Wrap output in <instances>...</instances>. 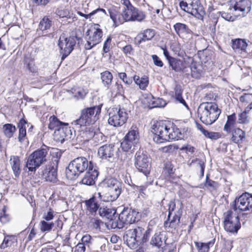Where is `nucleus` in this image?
Returning <instances> with one entry per match:
<instances>
[{
    "mask_svg": "<svg viewBox=\"0 0 252 252\" xmlns=\"http://www.w3.org/2000/svg\"><path fill=\"white\" fill-rule=\"evenodd\" d=\"M252 2L250 0H231L230 1L229 9L240 12V15L244 17L251 10Z\"/></svg>",
    "mask_w": 252,
    "mask_h": 252,
    "instance_id": "obj_15",
    "label": "nucleus"
},
{
    "mask_svg": "<svg viewBox=\"0 0 252 252\" xmlns=\"http://www.w3.org/2000/svg\"><path fill=\"white\" fill-rule=\"evenodd\" d=\"M101 107L102 105H98L83 109L80 118L74 121L72 124L80 127L94 124L99 118Z\"/></svg>",
    "mask_w": 252,
    "mask_h": 252,
    "instance_id": "obj_3",
    "label": "nucleus"
},
{
    "mask_svg": "<svg viewBox=\"0 0 252 252\" xmlns=\"http://www.w3.org/2000/svg\"><path fill=\"white\" fill-rule=\"evenodd\" d=\"M151 108L162 107L165 106L166 103L164 100L161 98L152 97L149 103Z\"/></svg>",
    "mask_w": 252,
    "mask_h": 252,
    "instance_id": "obj_47",
    "label": "nucleus"
},
{
    "mask_svg": "<svg viewBox=\"0 0 252 252\" xmlns=\"http://www.w3.org/2000/svg\"><path fill=\"white\" fill-rule=\"evenodd\" d=\"M180 216L181 215L180 214L178 215L175 214L172 219L171 220H170V218L168 217V220L165 221L164 223V226L166 228L167 230L170 231H171V229H175L176 228L180 222Z\"/></svg>",
    "mask_w": 252,
    "mask_h": 252,
    "instance_id": "obj_25",
    "label": "nucleus"
},
{
    "mask_svg": "<svg viewBox=\"0 0 252 252\" xmlns=\"http://www.w3.org/2000/svg\"><path fill=\"white\" fill-rule=\"evenodd\" d=\"M10 163L15 177H18L21 173V161L18 156H11Z\"/></svg>",
    "mask_w": 252,
    "mask_h": 252,
    "instance_id": "obj_23",
    "label": "nucleus"
},
{
    "mask_svg": "<svg viewBox=\"0 0 252 252\" xmlns=\"http://www.w3.org/2000/svg\"><path fill=\"white\" fill-rule=\"evenodd\" d=\"M25 63L27 65V69L31 72L34 73L36 72L37 71V69L34 65V62L32 60H26L25 61Z\"/></svg>",
    "mask_w": 252,
    "mask_h": 252,
    "instance_id": "obj_58",
    "label": "nucleus"
},
{
    "mask_svg": "<svg viewBox=\"0 0 252 252\" xmlns=\"http://www.w3.org/2000/svg\"><path fill=\"white\" fill-rule=\"evenodd\" d=\"M80 244H82L85 247L91 249L93 244H100L99 241H97L94 239L90 235L86 234L84 235L81 238Z\"/></svg>",
    "mask_w": 252,
    "mask_h": 252,
    "instance_id": "obj_32",
    "label": "nucleus"
},
{
    "mask_svg": "<svg viewBox=\"0 0 252 252\" xmlns=\"http://www.w3.org/2000/svg\"><path fill=\"white\" fill-rule=\"evenodd\" d=\"M115 152L114 144H105L98 148L97 154L99 158L102 160L112 161L114 159Z\"/></svg>",
    "mask_w": 252,
    "mask_h": 252,
    "instance_id": "obj_17",
    "label": "nucleus"
},
{
    "mask_svg": "<svg viewBox=\"0 0 252 252\" xmlns=\"http://www.w3.org/2000/svg\"><path fill=\"white\" fill-rule=\"evenodd\" d=\"M221 112L216 103L206 102L199 105L197 114L202 123L206 125H211L218 120Z\"/></svg>",
    "mask_w": 252,
    "mask_h": 252,
    "instance_id": "obj_2",
    "label": "nucleus"
},
{
    "mask_svg": "<svg viewBox=\"0 0 252 252\" xmlns=\"http://www.w3.org/2000/svg\"><path fill=\"white\" fill-rule=\"evenodd\" d=\"M205 158H196L191 160V161L189 163V166H194L196 168H198L200 169V176L202 177L204 176V169L205 167Z\"/></svg>",
    "mask_w": 252,
    "mask_h": 252,
    "instance_id": "obj_27",
    "label": "nucleus"
},
{
    "mask_svg": "<svg viewBox=\"0 0 252 252\" xmlns=\"http://www.w3.org/2000/svg\"><path fill=\"white\" fill-rule=\"evenodd\" d=\"M3 130L5 135L8 137H11L16 131L14 126L11 124H6L3 126Z\"/></svg>",
    "mask_w": 252,
    "mask_h": 252,
    "instance_id": "obj_46",
    "label": "nucleus"
},
{
    "mask_svg": "<svg viewBox=\"0 0 252 252\" xmlns=\"http://www.w3.org/2000/svg\"><path fill=\"white\" fill-rule=\"evenodd\" d=\"M169 126L166 121H154L152 122L151 131L154 134L153 140L159 144L165 141L167 138Z\"/></svg>",
    "mask_w": 252,
    "mask_h": 252,
    "instance_id": "obj_6",
    "label": "nucleus"
},
{
    "mask_svg": "<svg viewBox=\"0 0 252 252\" xmlns=\"http://www.w3.org/2000/svg\"><path fill=\"white\" fill-rule=\"evenodd\" d=\"M4 238L2 243L0 245V248L4 249L10 246L13 243L14 237L13 235H6L4 233Z\"/></svg>",
    "mask_w": 252,
    "mask_h": 252,
    "instance_id": "obj_48",
    "label": "nucleus"
},
{
    "mask_svg": "<svg viewBox=\"0 0 252 252\" xmlns=\"http://www.w3.org/2000/svg\"><path fill=\"white\" fill-rule=\"evenodd\" d=\"M87 32L88 37L84 47L86 50H90L101 42L103 33L98 24H95L94 27L88 31Z\"/></svg>",
    "mask_w": 252,
    "mask_h": 252,
    "instance_id": "obj_11",
    "label": "nucleus"
},
{
    "mask_svg": "<svg viewBox=\"0 0 252 252\" xmlns=\"http://www.w3.org/2000/svg\"><path fill=\"white\" fill-rule=\"evenodd\" d=\"M133 80L142 90H145L149 83L148 78L147 77L140 78L139 76L135 75L133 77Z\"/></svg>",
    "mask_w": 252,
    "mask_h": 252,
    "instance_id": "obj_39",
    "label": "nucleus"
},
{
    "mask_svg": "<svg viewBox=\"0 0 252 252\" xmlns=\"http://www.w3.org/2000/svg\"><path fill=\"white\" fill-rule=\"evenodd\" d=\"M118 76L126 84L129 85L132 82V79L127 78V75L125 72L119 73Z\"/></svg>",
    "mask_w": 252,
    "mask_h": 252,
    "instance_id": "obj_60",
    "label": "nucleus"
},
{
    "mask_svg": "<svg viewBox=\"0 0 252 252\" xmlns=\"http://www.w3.org/2000/svg\"><path fill=\"white\" fill-rule=\"evenodd\" d=\"M169 62L172 68L175 71H180L184 68V63L182 61L175 58L171 59Z\"/></svg>",
    "mask_w": 252,
    "mask_h": 252,
    "instance_id": "obj_40",
    "label": "nucleus"
},
{
    "mask_svg": "<svg viewBox=\"0 0 252 252\" xmlns=\"http://www.w3.org/2000/svg\"><path fill=\"white\" fill-rule=\"evenodd\" d=\"M221 16L223 19L228 21H233L236 19L235 16H233L231 14L227 12H222L221 13Z\"/></svg>",
    "mask_w": 252,
    "mask_h": 252,
    "instance_id": "obj_64",
    "label": "nucleus"
},
{
    "mask_svg": "<svg viewBox=\"0 0 252 252\" xmlns=\"http://www.w3.org/2000/svg\"><path fill=\"white\" fill-rule=\"evenodd\" d=\"M191 75L192 77L199 78L203 73L202 66L199 63L192 62L190 64Z\"/></svg>",
    "mask_w": 252,
    "mask_h": 252,
    "instance_id": "obj_29",
    "label": "nucleus"
},
{
    "mask_svg": "<svg viewBox=\"0 0 252 252\" xmlns=\"http://www.w3.org/2000/svg\"><path fill=\"white\" fill-rule=\"evenodd\" d=\"M100 78L104 86L107 89H110L113 79V75L109 71H105L100 74Z\"/></svg>",
    "mask_w": 252,
    "mask_h": 252,
    "instance_id": "obj_31",
    "label": "nucleus"
},
{
    "mask_svg": "<svg viewBox=\"0 0 252 252\" xmlns=\"http://www.w3.org/2000/svg\"><path fill=\"white\" fill-rule=\"evenodd\" d=\"M91 164H93V162L84 157L74 159L69 163L66 169L67 178L70 180L76 179L81 173L88 170Z\"/></svg>",
    "mask_w": 252,
    "mask_h": 252,
    "instance_id": "obj_4",
    "label": "nucleus"
},
{
    "mask_svg": "<svg viewBox=\"0 0 252 252\" xmlns=\"http://www.w3.org/2000/svg\"><path fill=\"white\" fill-rule=\"evenodd\" d=\"M52 25V21L48 17H44L38 26L39 30L44 32L49 30Z\"/></svg>",
    "mask_w": 252,
    "mask_h": 252,
    "instance_id": "obj_37",
    "label": "nucleus"
},
{
    "mask_svg": "<svg viewBox=\"0 0 252 252\" xmlns=\"http://www.w3.org/2000/svg\"><path fill=\"white\" fill-rule=\"evenodd\" d=\"M236 117L235 113L227 117V121L224 126L223 130L227 133L231 132L235 128L236 124Z\"/></svg>",
    "mask_w": 252,
    "mask_h": 252,
    "instance_id": "obj_26",
    "label": "nucleus"
},
{
    "mask_svg": "<svg viewBox=\"0 0 252 252\" xmlns=\"http://www.w3.org/2000/svg\"><path fill=\"white\" fill-rule=\"evenodd\" d=\"M85 204L87 210L92 213H95L98 210L99 206L94 197H92L88 200L86 201Z\"/></svg>",
    "mask_w": 252,
    "mask_h": 252,
    "instance_id": "obj_41",
    "label": "nucleus"
},
{
    "mask_svg": "<svg viewBox=\"0 0 252 252\" xmlns=\"http://www.w3.org/2000/svg\"><path fill=\"white\" fill-rule=\"evenodd\" d=\"M105 138L103 134L101 132H98L96 133L92 140L94 141V143L97 145L105 141Z\"/></svg>",
    "mask_w": 252,
    "mask_h": 252,
    "instance_id": "obj_52",
    "label": "nucleus"
},
{
    "mask_svg": "<svg viewBox=\"0 0 252 252\" xmlns=\"http://www.w3.org/2000/svg\"><path fill=\"white\" fill-rule=\"evenodd\" d=\"M252 100V94H245L239 97V100L242 102L249 103Z\"/></svg>",
    "mask_w": 252,
    "mask_h": 252,
    "instance_id": "obj_62",
    "label": "nucleus"
},
{
    "mask_svg": "<svg viewBox=\"0 0 252 252\" xmlns=\"http://www.w3.org/2000/svg\"><path fill=\"white\" fill-rule=\"evenodd\" d=\"M88 93L87 90L84 89H80L75 93L74 96L78 99H82L85 98Z\"/></svg>",
    "mask_w": 252,
    "mask_h": 252,
    "instance_id": "obj_59",
    "label": "nucleus"
},
{
    "mask_svg": "<svg viewBox=\"0 0 252 252\" xmlns=\"http://www.w3.org/2000/svg\"><path fill=\"white\" fill-rule=\"evenodd\" d=\"M140 219V213L134 209L124 208L119 216V222L116 226L123 228L124 224H132Z\"/></svg>",
    "mask_w": 252,
    "mask_h": 252,
    "instance_id": "obj_9",
    "label": "nucleus"
},
{
    "mask_svg": "<svg viewBox=\"0 0 252 252\" xmlns=\"http://www.w3.org/2000/svg\"><path fill=\"white\" fill-rule=\"evenodd\" d=\"M175 99L176 101L181 103L185 106L188 109H189L188 105H187L186 101L183 98L182 94L183 90L181 89L180 86H176L175 88Z\"/></svg>",
    "mask_w": 252,
    "mask_h": 252,
    "instance_id": "obj_35",
    "label": "nucleus"
},
{
    "mask_svg": "<svg viewBox=\"0 0 252 252\" xmlns=\"http://www.w3.org/2000/svg\"><path fill=\"white\" fill-rule=\"evenodd\" d=\"M122 10L123 8L115 6L108 9L110 17L116 26L122 24L126 22L124 13L122 12Z\"/></svg>",
    "mask_w": 252,
    "mask_h": 252,
    "instance_id": "obj_19",
    "label": "nucleus"
},
{
    "mask_svg": "<svg viewBox=\"0 0 252 252\" xmlns=\"http://www.w3.org/2000/svg\"><path fill=\"white\" fill-rule=\"evenodd\" d=\"M40 229L42 231H49L54 226L53 222H47L45 220L41 221L40 223Z\"/></svg>",
    "mask_w": 252,
    "mask_h": 252,
    "instance_id": "obj_50",
    "label": "nucleus"
},
{
    "mask_svg": "<svg viewBox=\"0 0 252 252\" xmlns=\"http://www.w3.org/2000/svg\"><path fill=\"white\" fill-rule=\"evenodd\" d=\"M135 144L124 137L121 143V148L125 152H131L134 149Z\"/></svg>",
    "mask_w": 252,
    "mask_h": 252,
    "instance_id": "obj_45",
    "label": "nucleus"
},
{
    "mask_svg": "<svg viewBox=\"0 0 252 252\" xmlns=\"http://www.w3.org/2000/svg\"><path fill=\"white\" fill-rule=\"evenodd\" d=\"M231 132V140L235 143H242L245 138V132L239 128H235Z\"/></svg>",
    "mask_w": 252,
    "mask_h": 252,
    "instance_id": "obj_22",
    "label": "nucleus"
},
{
    "mask_svg": "<svg viewBox=\"0 0 252 252\" xmlns=\"http://www.w3.org/2000/svg\"><path fill=\"white\" fill-rule=\"evenodd\" d=\"M97 13H100V16H103L104 15H107L106 11L102 8H97L94 11H93L92 12L90 13L89 14H84L81 11H78L77 13L80 16L84 17L86 19H90L91 18V16Z\"/></svg>",
    "mask_w": 252,
    "mask_h": 252,
    "instance_id": "obj_44",
    "label": "nucleus"
},
{
    "mask_svg": "<svg viewBox=\"0 0 252 252\" xmlns=\"http://www.w3.org/2000/svg\"><path fill=\"white\" fill-rule=\"evenodd\" d=\"M231 207L238 215L244 211H252V196L248 193H243L234 200Z\"/></svg>",
    "mask_w": 252,
    "mask_h": 252,
    "instance_id": "obj_8",
    "label": "nucleus"
},
{
    "mask_svg": "<svg viewBox=\"0 0 252 252\" xmlns=\"http://www.w3.org/2000/svg\"><path fill=\"white\" fill-rule=\"evenodd\" d=\"M132 9L134 10L133 7L126 8H123L122 12L124 13V17H125L126 22L131 21Z\"/></svg>",
    "mask_w": 252,
    "mask_h": 252,
    "instance_id": "obj_55",
    "label": "nucleus"
},
{
    "mask_svg": "<svg viewBox=\"0 0 252 252\" xmlns=\"http://www.w3.org/2000/svg\"><path fill=\"white\" fill-rule=\"evenodd\" d=\"M135 165L136 168L145 176L150 173V166L148 155L143 151H138L135 155Z\"/></svg>",
    "mask_w": 252,
    "mask_h": 252,
    "instance_id": "obj_14",
    "label": "nucleus"
},
{
    "mask_svg": "<svg viewBox=\"0 0 252 252\" xmlns=\"http://www.w3.org/2000/svg\"><path fill=\"white\" fill-rule=\"evenodd\" d=\"M204 135L211 139L216 140L220 137V134L219 132H210L208 130L204 131Z\"/></svg>",
    "mask_w": 252,
    "mask_h": 252,
    "instance_id": "obj_56",
    "label": "nucleus"
},
{
    "mask_svg": "<svg viewBox=\"0 0 252 252\" xmlns=\"http://www.w3.org/2000/svg\"><path fill=\"white\" fill-rule=\"evenodd\" d=\"M155 35V32L153 29H148L144 30L139 35L140 39L138 41V44H140L142 42L151 40L154 37Z\"/></svg>",
    "mask_w": 252,
    "mask_h": 252,
    "instance_id": "obj_30",
    "label": "nucleus"
},
{
    "mask_svg": "<svg viewBox=\"0 0 252 252\" xmlns=\"http://www.w3.org/2000/svg\"><path fill=\"white\" fill-rule=\"evenodd\" d=\"M152 58L154 62L155 65L158 67H162L163 63L159 57L156 55H153Z\"/></svg>",
    "mask_w": 252,
    "mask_h": 252,
    "instance_id": "obj_63",
    "label": "nucleus"
},
{
    "mask_svg": "<svg viewBox=\"0 0 252 252\" xmlns=\"http://www.w3.org/2000/svg\"><path fill=\"white\" fill-rule=\"evenodd\" d=\"M121 185L115 186V187L108 189V192L106 194L104 198L102 199L105 202H112L116 200L121 193Z\"/></svg>",
    "mask_w": 252,
    "mask_h": 252,
    "instance_id": "obj_21",
    "label": "nucleus"
},
{
    "mask_svg": "<svg viewBox=\"0 0 252 252\" xmlns=\"http://www.w3.org/2000/svg\"><path fill=\"white\" fill-rule=\"evenodd\" d=\"M214 239L207 243L196 242L195 246L198 248L199 252H208L210 247H212L215 243Z\"/></svg>",
    "mask_w": 252,
    "mask_h": 252,
    "instance_id": "obj_38",
    "label": "nucleus"
},
{
    "mask_svg": "<svg viewBox=\"0 0 252 252\" xmlns=\"http://www.w3.org/2000/svg\"><path fill=\"white\" fill-rule=\"evenodd\" d=\"M168 131V137L166 138L165 141H169V140H178L183 137L180 129L175 126L172 127L171 128L169 126Z\"/></svg>",
    "mask_w": 252,
    "mask_h": 252,
    "instance_id": "obj_24",
    "label": "nucleus"
},
{
    "mask_svg": "<svg viewBox=\"0 0 252 252\" xmlns=\"http://www.w3.org/2000/svg\"><path fill=\"white\" fill-rule=\"evenodd\" d=\"M76 43L75 36H69L65 37L61 36L58 42V45L60 48L61 53L62 54V60H63L68 56L74 48Z\"/></svg>",
    "mask_w": 252,
    "mask_h": 252,
    "instance_id": "obj_12",
    "label": "nucleus"
},
{
    "mask_svg": "<svg viewBox=\"0 0 252 252\" xmlns=\"http://www.w3.org/2000/svg\"><path fill=\"white\" fill-rule=\"evenodd\" d=\"M98 174L99 172L97 167H94V164H91L89 169L87 170L80 181V183L85 185L92 186L95 184Z\"/></svg>",
    "mask_w": 252,
    "mask_h": 252,
    "instance_id": "obj_18",
    "label": "nucleus"
},
{
    "mask_svg": "<svg viewBox=\"0 0 252 252\" xmlns=\"http://www.w3.org/2000/svg\"><path fill=\"white\" fill-rule=\"evenodd\" d=\"M152 229L150 228L145 230L142 227L136 226L126 231L124 239L129 248L135 249L139 245L148 241Z\"/></svg>",
    "mask_w": 252,
    "mask_h": 252,
    "instance_id": "obj_1",
    "label": "nucleus"
},
{
    "mask_svg": "<svg viewBox=\"0 0 252 252\" xmlns=\"http://www.w3.org/2000/svg\"><path fill=\"white\" fill-rule=\"evenodd\" d=\"M59 158L58 157L52 159L53 165L46 166L43 171L42 178L46 181L53 183H56L57 181V167Z\"/></svg>",
    "mask_w": 252,
    "mask_h": 252,
    "instance_id": "obj_16",
    "label": "nucleus"
},
{
    "mask_svg": "<svg viewBox=\"0 0 252 252\" xmlns=\"http://www.w3.org/2000/svg\"><path fill=\"white\" fill-rule=\"evenodd\" d=\"M27 122L23 119H22L18 124L19 136L18 140L20 142H22L26 136V125Z\"/></svg>",
    "mask_w": 252,
    "mask_h": 252,
    "instance_id": "obj_36",
    "label": "nucleus"
},
{
    "mask_svg": "<svg viewBox=\"0 0 252 252\" xmlns=\"http://www.w3.org/2000/svg\"><path fill=\"white\" fill-rule=\"evenodd\" d=\"M96 133L93 126L87 127L82 133V136L84 138L85 141H89L93 138Z\"/></svg>",
    "mask_w": 252,
    "mask_h": 252,
    "instance_id": "obj_43",
    "label": "nucleus"
},
{
    "mask_svg": "<svg viewBox=\"0 0 252 252\" xmlns=\"http://www.w3.org/2000/svg\"><path fill=\"white\" fill-rule=\"evenodd\" d=\"M145 17V15L143 12L139 10L138 9L134 7V10L132 9V16L130 21H142Z\"/></svg>",
    "mask_w": 252,
    "mask_h": 252,
    "instance_id": "obj_42",
    "label": "nucleus"
},
{
    "mask_svg": "<svg viewBox=\"0 0 252 252\" xmlns=\"http://www.w3.org/2000/svg\"><path fill=\"white\" fill-rule=\"evenodd\" d=\"M112 93H115L116 94H121L123 93V86L116 82L114 85L112 86L111 88H110Z\"/></svg>",
    "mask_w": 252,
    "mask_h": 252,
    "instance_id": "obj_53",
    "label": "nucleus"
},
{
    "mask_svg": "<svg viewBox=\"0 0 252 252\" xmlns=\"http://www.w3.org/2000/svg\"><path fill=\"white\" fill-rule=\"evenodd\" d=\"M107 187L109 189L115 187V186H120V183L115 179L109 178L105 180Z\"/></svg>",
    "mask_w": 252,
    "mask_h": 252,
    "instance_id": "obj_54",
    "label": "nucleus"
},
{
    "mask_svg": "<svg viewBox=\"0 0 252 252\" xmlns=\"http://www.w3.org/2000/svg\"><path fill=\"white\" fill-rule=\"evenodd\" d=\"M179 6L183 10L190 14V4L189 5L187 2L182 0L180 2Z\"/></svg>",
    "mask_w": 252,
    "mask_h": 252,
    "instance_id": "obj_61",
    "label": "nucleus"
},
{
    "mask_svg": "<svg viewBox=\"0 0 252 252\" xmlns=\"http://www.w3.org/2000/svg\"><path fill=\"white\" fill-rule=\"evenodd\" d=\"M109 124L114 126H122L125 124L128 118V113L125 109L120 106L109 109Z\"/></svg>",
    "mask_w": 252,
    "mask_h": 252,
    "instance_id": "obj_7",
    "label": "nucleus"
},
{
    "mask_svg": "<svg viewBox=\"0 0 252 252\" xmlns=\"http://www.w3.org/2000/svg\"><path fill=\"white\" fill-rule=\"evenodd\" d=\"M164 236L163 233H156L152 237L151 240V244L158 247H161L164 241Z\"/></svg>",
    "mask_w": 252,
    "mask_h": 252,
    "instance_id": "obj_34",
    "label": "nucleus"
},
{
    "mask_svg": "<svg viewBox=\"0 0 252 252\" xmlns=\"http://www.w3.org/2000/svg\"><path fill=\"white\" fill-rule=\"evenodd\" d=\"M49 149V147L44 145L40 149L35 151L29 156L26 166L30 171H35L37 168L46 161Z\"/></svg>",
    "mask_w": 252,
    "mask_h": 252,
    "instance_id": "obj_5",
    "label": "nucleus"
},
{
    "mask_svg": "<svg viewBox=\"0 0 252 252\" xmlns=\"http://www.w3.org/2000/svg\"><path fill=\"white\" fill-rule=\"evenodd\" d=\"M249 112L246 111L245 109V111L239 114L237 121L238 123L242 124L248 123L249 122V120L248 118L247 113Z\"/></svg>",
    "mask_w": 252,
    "mask_h": 252,
    "instance_id": "obj_51",
    "label": "nucleus"
},
{
    "mask_svg": "<svg viewBox=\"0 0 252 252\" xmlns=\"http://www.w3.org/2000/svg\"><path fill=\"white\" fill-rule=\"evenodd\" d=\"M49 123L48 128L51 130H58L60 133H63L62 137L70 138L72 135L70 127H68V124L61 122L55 116H51L49 119Z\"/></svg>",
    "mask_w": 252,
    "mask_h": 252,
    "instance_id": "obj_13",
    "label": "nucleus"
},
{
    "mask_svg": "<svg viewBox=\"0 0 252 252\" xmlns=\"http://www.w3.org/2000/svg\"><path fill=\"white\" fill-rule=\"evenodd\" d=\"M205 186L211 190H214L218 188V184L216 182L209 179L208 175L206 176Z\"/></svg>",
    "mask_w": 252,
    "mask_h": 252,
    "instance_id": "obj_49",
    "label": "nucleus"
},
{
    "mask_svg": "<svg viewBox=\"0 0 252 252\" xmlns=\"http://www.w3.org/2000/svg\"><path fill=\"white\" fill-rule=\"evenodd\" d=\"M190 5L191 6L190 7V14L196 16L199 13L200 9H201V7L193 3L190 4Z\"/></svg>",
    "mask_w": 252,
    "mask_h": 252,
    "instance_id": "obj_57",
    "label": "nucleus"
},
{
    "mask_svg": "<svg viewBox=\"0 0 252 252\" xmlns=\"http://www.w3.org/2000/svg\"><path fill=\"white\" fill-rule=\"evenodd\" d=\"M176 33L183 39H187L191 36L192 32L186 24L177 23L173 26Z\"/></svg>",
    "mask_w": 252,
    "mask_h": 252,
    "instance_id": "obj_20",
    "label": "nucleus"
},
{
    "mask_svg": "<svg viewBox=\"0 0 252 252\" xmlns=\"http://www.w3.org/2000/svg\"><path fill=\"white\" fill-rule=\"evenodd\" d=\"M248 46L246 40L242 39H236L232 40V47L236 52L245 51Z\"/></svg>",
    "mask_w": 252,
    "mask_h": 252,
    "instance_id": "obj_28",
    "label": "nucleus"
},
{
    "mask_svg": "<svg viewBox=\"0 0 252 252\" xmlns=\"http://www.w3.org/2000/svg\"><path fill=\"white\" fill-rule=\"evenodd\" d=\"M223 217L224 229L231 233H237L241 227L238 215L230 210L224 213Z\"/></svg>",
    "mask_w": 252,
    "mask_h": 252,
    "instance_id": "obj_10",
    "label": "nucleus"
},
{
    "mask_svg": "<svg viewBox=\"0 0 252 252\" xmlns=\"http://www.w3.org/2000/svg\"><path fill=\"white\" fill-rule=\"evenodd\" d=\"M125 138L136 144L139 139V134L138 128L136 127L134 128H131L126 135Z\"/></svg>",
    "mask_w": 252,
    "mask_h": 252,
    "instance_id": "obj_33",
    "label": "nucleus"
}]
</instances>
